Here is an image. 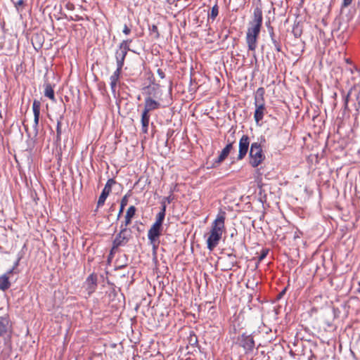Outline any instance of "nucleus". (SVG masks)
I'll use <instances>...</instances> for the list:
<instances>
[{"label": "nucleus", "mask_w": 360, "mask_h": 360, "mask_svg": "<svg viewBox=\"0 0 360 360\" xmlns=\"http://www.w3.org/2000/svg\"><path fill=\"white\" fill-rule=\"evenodd\" d=\"M263 15L262 8L256 7L253 11L252 20L249 22L246 32L245 41L248 51L253 52L255 58V50L257 47V41L262 26Z\"/></svg>", "instance_id": "obj_1"}, {"label": "nucleus", "mask_w": 360, "mask_h": 360, "mask_svg": "<svg viewBox=\"0 0 360 360\" xmlns=\"http://www.w3.org/2000/svg\"><path fill=\"white\" fill-rule=\"evenodd\" d=\"M225 215L224 212L217 215L216 219L212 222L210 236L207 239V248L212 251L219 244L221 236L225 231Z\"/></svg>", "instance_id": "obj_2"}, {"label": "nucleus", "mask_w": 360, "mask_h": 360, "mask_svg": "<svg viewBox=\"0 0 360 360\" xmlns=\"http://www.w3.org/2000/svg\"><path fill=\"white\" fill-rule=\"evenodd\" d=\"M160 108V103L153 99L150 96V93H149L144 99L143 109L141 116V122L142 125L141 130L143 134L148 133L150 112L158 110Z\"/></svg>", "instance_id": "obj_3"}, {"label": "nucleus", "mask_w": 360, "mask_h": 360, "mask_svg": "<svg viewBox=\"0 0 360 360\" xmlns=\"http://www.w3.org/2000/svg\"><path fill=\"white\" fill-rule=\"evenodd\" d=\"M250 164L253 167H258L265 159L261 143L254 142L251 144L250 150Z\"/></svg>", "instance_id": "obj_4"}, {"label": "nucleus", "mask_w": 360, "mask_h": 360, "mask_svg": "<svg viewBox=\"0 0 360 360\" xmlns=\"http://www.w3.org/2000/svg\"><path fill=\"white\" fill-rule=\"evenodd\" d=\"M13 333V324L8 314L0 316V338L10 340Z\"/></svg>", "instance_id": "obj_5"}, {"label": "nucleus", "mask_w": 360, "mask_h": 360, "mask_svg": "<svg viewBox=\"0 0 360 360\" xmlns=\"http://www.w3.org/2000/svg\"><path fill=\"white\" fill-rule=\"evenodd\" d=\"M131 238V231L129 229L120 226V232L115 236L112 241L114 248H119L126 245Z\"/></svg>", "instance_id": "obj_6"}, {"label": "nucleus", "mask_w": 360, "mask_h": 360, "mask_svg": "<svg viewBox=\"0 0 360 360\" xmlns=\"http://www.w3.org/2000/svg\"><path fill=\"white\" fill-rule=\"evenodd\" d=\"M237 342L240 347L244 349L246 354L252 352L255 346L253 337L246 333H243L238 336Z\"/></svg>", "instance_id": "obj_7"}, {"label": "nucleus", "mask_w": 360, "mask_h": 360, "mask_svg": "<svg viewBox=\"0 0 360 360\" xmlns=\"http://www.w3.org/2000/svg\"><path fill=\"white\" fill-rule=\"evenodd\" d=\"M162 226L153 224L148 230V238L154 249L157 248L159 245V237L162 234Z\"/></svg>", "instance_id": "obj_8"}, {"label": "nucleus", "mask_w": 360, "mask_h": 360, "mask_svg": "<svg viewBox=\"0 0 360 360\" xmlns=\"http://www.w3.org/2000/svg\"><path fill=\"white\" fill-rule=\"evenodd\" d=\"M115 184L116 181L114 179H110L108 180L104 188L101 192V194L99 196L98 200L97 202V207H101L104 205L106 198L112 191V186Z\"/></svg>", "instance_id": "obj_9"}, {"label": "nucleus", "mask_w": 360, "mask_h": 360, "mask_svg": "<svg viewBox=\"0 0 360 360\" xmlns=\"http://www.w3.org/2000/svg\"><path fill=\"white\" fill-rule=\"evenodd\" d=\"M250 146V138L248 135H243L239 141V151L238 160H243L248 153Z\"/></svg>", "instance_id": "obj_10"}, {"label": "nucleus", "mask_w": 360, "mask_h": 360, "mask_svg": "<svg viewBox=\"0 0 360 360\" xmlns=\"http://www.w3.org/2000/svg\"><path fill=\"white\" fill-rule=\"evenodd\" d=\"M122 69L116 68L112 75L110 77V89L112 93L114 96H115L117 92V86L120 85V77L122 75Z\"/></svg>", "instance_id": "obj_11"}, {"label": "nucleus", "mask_w": 360, "mask_h": 360, "mask_svg": "<svg viewBox=\"0 0 360 360\" xmlns=\"http://www.w3.org/2000/svg\"><path fill=\"white\" fill-rule=\"evenodd\" d=\"M40 108H41V102L38 100H34L32 104V110L34 113V124L33 129L35 133V135L38 134V127H39V121L40 116Z\"/></svg>", "instance_id": "obj_12"}, {"label": "nucleus", "mask_w": 360, "mask_h": 360, "mask_svg": "<svg viewBox=\"0 0 360 360\" xmlns=\"http://www.w3.org/2000/svg\"><path fill=\"white\" fill-rule=\"evenodd\" d=\"M84 286L88 295L90 296L96 290L97 276L94 274H90L84 283Z\"/></svg>", "instance_id": "obj_13"}, {"label": "nucleus", "mask_w": 360, "mask_h": 360, "mask_svg": "<svg viewBox=\"0 0 360 360\" xmlns=\"http://www.w3.org/2000/svg\"><path fill=\"white\" fill-rule=\"evenodd\" d=\"M128 51H129L120 48V46H119L118 49L115 51L117 68L122 69L124 64V60Z\"/></svg>", "instance_id": "obj_14"}, {"label": "nucleus", "mask_w": 360, "mask_h": 360, "mask_svg": "<svg viewBox=\"0 0 360 360\" xmlns=\"http://www.w3.org/2000/svg\"><path fill=\"white\" fill-rule=\"evenodd\" d=\"M234 143V141H230L229 140H228L227 145L221 150L217 159L215 160V163L220 164L228 157L231 150L233 148Z\"/></svg>", "instance_id": "obj_15"}, {"label": "nucleus", "mask_w": 360, "mask_h": 360, "mask_svg": "<svg viewBox=\"0 0 360 360\" xmlns=\"http://www.w3.org/2000/svg\"><path fill=\"white\" fill-rule=\"evenodd\" d=\"M136 211V208L134 205L130 206L127 210L124 221L122 222L120 226L127 228V226L131 223V219L134 217Z\"/></svg>", "instance_id": "obj_16"}, {"label": "nucleus", "mask_w": 360, "mask_h": 360, "mask_svg": "<svg viewBox=\"0 0 360 360\" xmlns=\"http://www.w3.org/2000/svg\"><path fill=\"white\" fill-rule=\"evenodd\" d=\"M11 271H7L0 276V290L5 291L11 287V282L9 281Z\"/></svg>", "instance_id": "obj_17"}, {"label": "nucleus", "mask_w": 360, "mask_h": 360, "mask_svg": "<svg viewBox=\"0 0 360 360\" xmlns=\"http://www.w3.org/2000/svg\"><path fill=\"white\" fill-rule=\"evenodd\" d=\"M264 94L265 90L263 87H259L257 89L255 95V105H265L264 98Z\"/></svg>", "instance_id": "obj_18"}, {"label": "nucleus", "mask_w": 360, "mask_h": 360, "mask_svg": "<svg viewBox=\"0 0 360 360\" xmlns=\"http://www.w3.org/2000/svg\"><path fill=\"white\" fill-rule=\"evenodd\" d=\"M255 105V111L254 114V118L255 122L258 124L259 121H261L264 115V112L266 110L265 105Z\"/></svg>", "instance_id": "obj_19"}, {"label": "nucleus", "mask_w": 360, "mask_h": 360, "mask_svg": "<svg viewBox=\"0 0 360 360\" xmlns=\"http://www.w3.org/2000/svg\"><path fill=\"white\" fill-rule=\"evenodd\" d=\"M44 96L50 98L52 101H55V94L52 85L50 83L44 84Z\"/></svg>", "instance_id": "obj_20"}, {"label": "nucleus", "mask_w": 360, "mask_h": 360, "mask_svg": "<svg viewBox=\"0 0 360 360\" xmlns=\"http://www.w3.org/2000/svg\"><path fill=\"white\" fill-rule=\"evenodd\" d=\"M129 196H130V193L129 192L128 193L124 195L123 196V198H122L121 202H120V210H119V213L117 214V219H119L120 217V216L123 213L124 207L127 205V204H128V199H129Z\"/></svg>", "instance_id": "obj_21"}, {"label": "nucleus", "mask_w": 360, "mask_h": 360, "mask_svg": "<svg viewBox=\"0 0 360 360\" xmlns=\"http://www.w3.org/2000/svg\"><path fill=\"white\" fill-rule=\"evenodd\" d=\"M303 32L302 25L300 22H297L292 27V34L296 38L302 36Z\"/></svg>", "instance_id": "obj_22"}, {"label": "nucleus", "mask_w": 360, "mask_h": 360, "mask_svg": "<svg viewBox=\"0 0 360 360\" xmlns=\"http://www.w3.org/2000/svg\"><path fill=\"white\" fill-rule=\"evenodd\" d=\"M61 120H62V117L60 118V120H58L57 121V126H56V143H60V141H61V134H62V130H61V125H62V123H61Z\"/></svg>", "instance_id": "obj_23"}, {"label": "nucleus", "mask_w": 360, "mask_h": 360, "mask_svg": "<svg viewBox=\"0 0 360 360\" xmlns=\"http://www.w3.org/2000/svg\"><path fill=\"white\" fill-rule=\"evenodd\" d=\"M165 217V214L163 213V212H160L156 215L155 222L153 224L160 226L162 227V224H163Z\"/></svg>", "instance_id": "obj_24"}, {"label": "nucleus", "mask_w": 360, "mask_h": 360, "mask_svg": "<svg viewBox=\"0 0 360 360\" xmlns=\"http://www.w3.org/2000/svg\"><path fill=\"white\" fill-rule=\"evenodd\" d=\"M218 14H219V6L216 4L212 8L211 13L208 15V17H209V18H211L212 20V21H214L215 20V18H217V16L218 15Z\"/></svg>", "instance_id": "obj_25"}, {"label": "nucleus", "mask_w": 360, "mask_h": 360, "mask_svg": "<svg viewBox=\"0 0 360 360\" xmlns=\"http://www.w3.org/2000/svg\"><path fill=\"white\" fill-rule=\"evenodd\" d=\"M150 30V34L153 36L155 39H158L160 37V34L158 32V27L155 25H153L149 28Z\"/></svg>", "instance_id": "obj_26"}, {"label": "nucleus", "mask_w": 360, "mask_h": 360, "mask_svg": "<svg viewBox=\"0 0 360 360\" xmlns=\"http://www.w3.org/2000/svg\"><path fill=\"white\" fill-rule=\"evenodd\" d=\"M132 42V39L123 40L120 44V46L124 50L130 51V44Z\"/></svg>", "instance_id": "obj_27"}, {"label": "nucleus", "mask_w": 360, "mask_h": 360, "mask_svg": "<svg viewBox=\"0 0 360 360\" xmlns=\"http://www.w3.org/2000/svg\"><path fill=\"white\" fill-rule=\"evenodd\" d=\"M271 42L274 44L275 49L278 52L281 51V42H280L279 40H278L276 38V39H273L271 40Z\"/></svg>", "instance_id": "obj_28"}, {"label": "nucleus", "mask_w": 360, "mask_h": 360, "mask_svg": "<svg viewBox=\"0 0 360 360\" xmlns=\"http://www.w3.org/2000/svg\"><path fill=\"white\" fill-rule=\"evenodd\" d=\"M174 199V196L173 195V191H170V195L167 197H165L162 199V201H165V203H171Z\"/></svg>", "instance_id": "obj_29"}, {"label": "nucleus", "mask_w": 360, "mask_h": 360, "mask_svg": "<svg viewBox=\"0 0 360 360\" xmlns=\"http://www.w3.org/2000/svg\"><path fill=\"white\" fill-rule=\"evenodd\" d=\"M269 249H262L260 255L258 257L259 262L263 260L268 255Z\"/></svg>", "instance_id": "obj_30"}, {"label": "nucleus", "mask_w": 360, "mask_h": 360, "mask_svg": "<svg viewBox=\"0 0 360 360\" xmlns=\"http://www.w3.org/2000/svg\"><path fill=\"white\" fill-rule=\"evenodd\" d=\"M20 260V257L18 258L17 261L15 262L13 268L10 269L8 271H11V274H18L17 268L19 265V262Z\"/></svg>", "instance_id": "obj_31"}, {"label": "nucleus", "mask_w": 360, "mask_h": 360, "mask_svg": "<svg viewBox=\"0 0 360 360\" xmlns=\"http://www.w3.org/2000/svg\"><path fill=\"white\" fill-rule=\"evenodd\" d=\"M11 1L13 3V4L17 10H19L20 7L24 5V0H18L17 1H15L14 0H11Z\"/></svg>", "instance_id": "obj_32"}, {"label": "nucleus", "mask_w": 360, "mask_h": 360, "mask_svg": "<svg viewBox=\"0 0 360 360\" xmlns=\"http://www.w3.org/2000/svg\"><path fill=\"white\" fill-rule=\"evenodd\" d=\"M352 1L353 0H343L342 5H341V8H344L348 7L349 6H350L352 4Z\"/></svg>", "instance_id": "obj_33"}, {"label": "nucleus", "mask_w": 360, "mask_h": 360, "mask_svg": "<svg viewBox=\"0 0 360 360\" xmlns=\"http://www.w3.org/2000/svg\"><path fill=\"white\" fill-rule=\"evenodd\" d=\"M122 32L124 34L128 35L131 33V28L129 27L127 25H124Z\"/></svg>", "instance_id": "obj_34"}, {"label": "nucleus", "mask_w": 360, "mask_h": 360, "mask_svg": "<svg viewBox=\"0 0 360 360\" xmlns=\"http://www.w3.org/2000/svg\"><path fill=\"white\" fill-rule=\"evenodd\" d=\"M157 73L161 79H164L165 77V72L161 68L158 69Z\"/></svg>", "instance_id": "obj_35"}, {"label": "nucleus", "mask_w": 360, "mask_h": 360, "mask_svg": "<svg viewBox=\"0 0 360 360\" xmlns=\"http://www.w3.org/2000/svg\"><path fill=\"white\" fill-rule=\"evenodd\" d=\"M166 209H167V205L165 203V201H162L160 212H163V213L166 214Z\"/></svg>", "instance_id": "obj_36"}, {"label": "nucleus", "mask_w": 360, "mask_h": 360, "mask_svg": "<svg viewBox=\"0 0 360 360\" xmlns=\"http://www.w3.org/2000/svg\"><path fill=\"white\" fill-rule=\"evenodd\" d=\"M235 256L232 255H229V258L231 260V266L229 267V269H231L232 266H233L234 263H236V261L234 260Z\"/></svg>", "instance_id": "obj_37"}, {"label": "nucleus", "mask_w": 360, "mask_h": 360, "mask_svg": "<svg viewBox=\"0 0 360 360\" xmlns=\"http://www.w3.org/2000/svg\"><path fill=\"white\" fill-rule=\"evenodd\" d=\"M118 248H114V244L112 243V248L110 251L109 257H112Z\"/></svg>", "instance_id": "obj_38"}, {"label": "nucleus", "mask_w": 360, "mask_h": 360, "mask_svg": "<svg viewBox=\"0 0 360 360\" xmlns=\"http://www.w3.org/2000/svg\"><path fill=\"white\" fill-rule=\"evenodd\" d=\"M269 35H270V37H271V40H272L273 39H276L275 34H274V32L272 27H271V30L269 31Z\"/></svg>", "instance_id": "obj_39"}, {"label": "nucleus", "mask_w": 360, "mask_h": 360, "mask_svg": "<svg viewBox=\"0 0 360 360\" xmlns=\"http://www.w3.org/2000/svg\"><path fill=\"white\" fill-rule=\"evenodd\" d=\"M285 291H286V288H284L278 295V299H281L283 295L285 293Z\"/></svg>", "instance_id": "obj_40"}, {"label": "nucleus", "mask_w": 360, "mask_h": 360, "mask_svg": "<svg viewBox=\"0 0 360 360\" xmlns=\"http://www.w3.org/2000/svg\"><path fill=\"white\" fill-rule=\"evenodd\" d=\"M127 264L120 263V264H117V269H124V267L127 266Z\"/></svg>", "instance_id": "obj_41"}, {"label": "nucleus", "mask_w": 360, "mask_h": 360, "mask_svg": "<svg viewBox=\"0 0 360 360\" xmlns=\"http://www.w3.org/2000/svg\"><path fill=\"white\" fill-rule=\"evenodd\" d=\"M127 264L120 263V264H117V269H124V267L127 266Z\"/></svg>", "instance_id": "obj_42"}, {"label": "nucleus", "mask_w": 360, "mask_h": 360, "mask_svg": "<svg viewBox=\"0 0 360 360\" xmlns=\"http://www.w3.org/2000/svg\"><path fill=\"white\" fill-rule=\"evenodd\" d=\"M359 288H358L357 292H360V283H359Z\"/></svg>", "instance_id": "obj_43"}, {"label": "nucleus", "mask_w": 360, "mask_h": 360, "mask_svg": "<svg viewBox=\"0 0 360 360\" xmlns=\"http://www.w3.org/2000/svg\"><path fill=\"white\" fill-rule=\"evenodd\" d=\"M113 207H114V205H112L111 206L110 210H113Z\"/></svg>", "instance_id": "obj_44"}, {"label": "nucleus", "mask_w": 360, "mask_h": 360, "mask_svg": "<svg viewBox=\"0 0 360 360\" xmlns=\"http://www.w3.org/2000/svg\"><path fill=\"white\" fill-rule=\"evenodd\" d=\"M25 130L27 131V126H25Z\"/></svg>", "instance_id": "obj_45"}, {"label": "nucleus", "mask_w": 360, "mask_h": 360, "mask_svg": "<svg viewBox=\"0 0 360 360\" xmlns=\"http://www.w3.org/2000/svg\"><path fill=\"white\" fill-rule=\"evenodd\" d=\"M359 71L360 72V70Z\"/></svg>", "instance_id": "obj_46"}]
</instances>
